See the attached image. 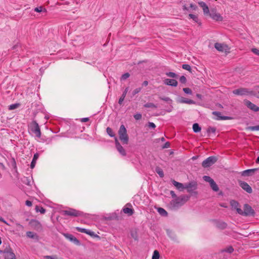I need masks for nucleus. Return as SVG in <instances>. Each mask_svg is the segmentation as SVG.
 <instances>
[{
	"instance_id": "10",
	"label": "nucleus",
	"mask_w": 259,
	"mask_h": 259,
	"mask_svg": "<svg viewBox=\"0 0 259 259\" xmlns=\"http://www.w3.org/2000/svg\"><path fill=\"white\" fill-rule=\"evenodd\" d=\"M233 93L237 95H250L251 92L246 88H239L233 91Z\"/></svg>"
},
{
	"instance_id": "43",
	"label": "nucleus",
	"mask_w": 259,
	"mask_h": 259,
	"mask_svg": "<svg viewBox=\"0 0 259 259\" xmlns=\"http://www.w3.org/2000/svg\"><path fill=\"white\" fill-rule=\"evenodd\" d=\"M233 250H234L233 248L232 247V246H230L227 247L224 250H223V251L227 252L229 253H232L233 251Z\"/></svg>"
},
{
	"instance_id": "13",
	"label": "nucleus",
	"mask_w": 259,
	"mask_h": 259,
	"mask_svg": "<svg viewBox=\"0 0 259 259\" xmlns=\"http://www.w3.org/2000/svg\"><path fill=\"white\" fill-rule=\"evenodd\" d=\"M198 4L199 6L202 9L204 14L208 15L210 12L209 10L208 7L205 4V3L203 2H199Z\"/></svg>"
},
{
	"instance_id": "9",
	"label": "nucleus",
	"mask_w": 259,
	"mask_h": 259,
	"mask_svg": "<svg viewBox=\"0 0 259 259\" xmlns=\"http://www.w3.org/2000/svg\"><path fill=\"white\" fill-rule=\"evenodd\" d=\"M4 256L5 259H16L15 253L11 248H6L3 251Z\"/></svg>"
},
{
	"instance_id": "61",
	"label": "nucleus",
	"mask_w": 259,
	"mask_h": 259,
	"mask_svg": "<svg viewBox=\"0 0 259 259\" xmlns=\"http://www.w3.org/2000/svg\"><path fill=\"white\" fill-rule=\"evenodd\" d=\"M148 84V81H147V80L144 81L143 82V83H142V85H143V86H145V87H146Z\"/></svg>"
},
{
	"instance_id": "29",
	"label": "nucleus",
	"mask_w": 259,
	"mask_h": 259,
	"mask_svg": "<svg viewBox=\"0 0 259 259\" xmlns=\"http://www.w3.org/2000/svg\"><path fill=\"white\" fill-rule=\"evenodd\" d=\"M35 210L36 212H40L41 214H44L46 212V209L41 206L36 205L35 206Z\"/></svg>"
},
{
	"instance_id": "48",
	"label": "nucleus",
	"mask_w": 259,
	"mask_h": 259,
	"mask_svg": "<svg viewBox=\"0 0 259 259\" xmlns=\"http://www.w3.org/2000/svg\"><path fill=\"white\" fill-rule=\"evenodd\" d=\"M187 79L185 76H182L180 78V81L182 83H185L186 82Z\"/></svg>"
},
{
	"instance_id": "59",
	"label": "nucleus",
	"mask_w": 259,
	"mask_h": 259,
	"mask_svg": "<svg viewBox=\"0 0 259 259\" xmlns=\"http://www.w3.org/2000/svg\"><path fill=\"white\" fill-rule=\"evenodd\" d=\"M0 221L5 223V224L7 225H9L8 224V223H7V222L2 218H0Z\"/></svg>"
},
{
	"instance_id": "31",
	"label": "nucleus",
	"mask_w": 259,
	"mask_h": 259,
	"mask_svg": "<svg viewBox=\"0 0 259 259\" xmlns=\"http://www.w3.org/2000/svg\"><path fill=\"white\" fill-rule=\"evenodd\" d=\"M106 132H107V134L109 135V136H110L111 137H114V138L115 137V134L113 132V131L111 128L108 127L106 128Z\"/></svg>"
},
{
	"instance_id": "62",
	"label": "nucleus",
	"mask_w": 259,
	"mask_h": 259,
	"mask_svg": "<svg viewBox=\"0 0 259 259\" xmlns=\"http://www.w3.org/2000/svg\"><path fill=\"white\" fill-rule=\"evenodd\" d=\"M46 258L47 259H56L55 257L52 256H47Z\"/></svg>"
},
{
	"instance_id": "33",
	"label": "nucleus",
	"mask_w": 259,
	"mask_h": 259,
	"mask_svg": "<svg viewBox=\"0 0 259 259\" xmlns=\"http://www.w3.org/2000/svg\"><path fill=\"white\" fill-rule=\"evenodd\" d=\"M159 213L162 215L165 216L167 215V211L162 208H159L158 209Z\"/></svg>"
},
{
	"instance_id": "24",
	"label": "nucleus",
	"mask_w": 259,
	"mask_h": 259,
	"mask_svg": "<svg viewBox=\"0 0 259 259\" xmlns=\"http://www.w3.org/2000/svg\"><path fill=\"white\" fill-rule=\"evenodd\" d=\"M38 157H39L38 153H36L34 154V155L33 156V158L32 159V161L31 162V164H30V167L31 168H33L35 167L36 161L38 159Z\"/></svg>"
},
{
	"instance_id": "39",
	"label": "nucleus",
	"mask_w": 259,
	"mask_h": 259,
	"mask_svg": "<svg viewBox=\"0 0 259 259\" xmlns=\"http://www.w3.org/2000/svg\"><path fill=\"white\" fill-rule=\"evenodd\" d=\"M156 171L161 178H162L164 177V174H163V170L161 169H160L159 168H156Z\"/></svg>"
},
{
	"instance_id": "49",
	"label": "nucleus",
	"mask_w": 259,
	"mask_h": 259,
	"mask_svg": "<svg viewBox=\"0 0 259 259\" xmlns=\"http://www.w3.org/2000/svg\"><path fill=\"white\" fill-rule=\"evenodd\" d=\"M251 52L254 54L259 56V50L256 48H253L251 49Z\"/></svg>"
},
{
	"instance_id": "58",
	"label": "nucleus",
	"mask_w": 259,
	"mask_h": 259,
	"mask_svg": "<svg viewBox=\"0 0 259 259\" xmlns=\"http://www.w3.org/2000/svg\"><path fill=\"white\" fill-rule=\"evenodd\" d=\"M170 195H171L172 198H176L177 197L176 194L173 191H171L170 192Z\"/></svg>"
},
{
	"instance_id": "12",
	"label": "nucleus",
	"mask_w": 259,
	"mask_h": 259,
	"mask_svg": "<svg viewBox=\"0 0 259 259\" xmlns=\"http://www.w3.org/2000/svg\"><path fill=\"white\" fill-rule=\"evenodd\" d=\"M240 186L248 193L252 191L251 187L245 182L241 181L239 182Z\"/></svg>"
},
{
	"instance_id": "40",
	"label": "nucleus",
	"mask_w": 259,
	"mask_h": 259,
	"mask_svg": "<svg viewBox=\"0 0 259 259\" xmlns=\"http://www.w3.org/2000/svg\"><path fill=\"white\" fill-rule=\"evenodd\" d=\"M166 75L167 76L171 78H176L177 76V74L175 73L172 72H167L166 73Z\"/></svg>"
},
{
	"instance_id": "23",
	"label": "nucleus",
	"mask_w": 259,
	"mask_h": 259,
	"mask_svg": "<svg viewBox=\"0 0 259 259\" xmlns=\"http://www.w3.org/2000/svg\"><path fill=\"white\" fill-rule=\"evenodd\" d=\"M230 204L233 209H236L237 212H238V210L239 209H241L239 207V203L235 200H231L230 202Z\"/></svg>"
},
{
	"instance_id": "25",
	"label": "nucleus",
	"mask_w": 259,
	"mask_h": 259,
	"mask_svg": "<svg viewBox=\"0 0 259 259\" xmlns=\"http://www.w3.org/2000/svg\"><path fill=\"white\" fill-rule=\"evenodd\" d=\"M128 91V88H126L125 89L124 91H123L121 96L120 97V98H119V101H118V103L120 105L122 104L123 100H124V98L126 95V94H127Z\"/></svg>"
},
{
	"instance_id": "36",
	"label": "nucleus",
	"mask_w": 259,
	"mask_h": 259,
	"mask_svg": "<svg viewBox=\"0 0 259 259\" xmlns=\"http://www.w3.org/2000/svg\"><path fill=\"white\" fill-rule=\"evenodd\" d=\"M203 179L205 181L208 182L209 184L211 183V182L213 181V180L211 179L210 177L207 176H204L203 177Z\"/></svg>"
},
{
	"instance_id": "17",
	"label": "nucleus",
	"mask_w": 259,
	"mask_h": 259,
	"mask_svg": "<svg viewBox=\"0 0 259 259\" xmlns=\"http://www.w3.org/2000/svg\"><path fill=\"white\" fill-rule=\"evenodd\" d=\"M212 114L217 116V120H227L230 119L228 116H221V113L220 112L213 111Z\"/></svg>"
},
{
	"instance_id": "27",
	"label": "nucleus",
	"mask_w": 259,
	"mask_h": 259,
	"mask_svg": "<svg viewBox=\"0 0 259 259\" xmlns=\"http://www.w3.org/2000/svg\"><path fill=\"white\" fill-rule=\"evenodd\" d=\"M251 95H254L257 98H259V86H256L253 90L251 91Z\"/></svg>"
},
{
	"instance_id": "52",
	"label": "nucleus",
	"mask_w": 259,
	"mask_h": 259,
	"mask_svg": "<svg viewBox=\"0 0 259 259\" xmlns=\"http://www.w3.org/2000/svg\"><path fill=\"white\" fill-rule=\"evenodd\" d=\"M207 131H208V132L215 133V128L214 127H209L208 128Z\"/></svg>"
},
{
	"instance_id": "45",
	"label": "nucleus",
	"mask_w": 259,
	"mask_h": 259,
	"mask_svg": "<svg viewBox=\"0 0 259 259\" xmlns=\"http://www.w3.org/2000/svg\"><path fill=\"white\" fill-rule=\"evenodd\" d=\"M182 68L189 71H191V66L188 64H183L182 65Z\"/></svg>"
},
{
	"instance_id": "56",
	"label": "nucleus",
	"mask_w": 259,
	"mask_h": 259,
	"mask_svg": "<svg viewBox=\"0 0 259 259\" xmlns=\"http://www.w3.org/2000/svg\"><path fill=\"white\" fill-rule=\"evenodd\" d=\"M89 120V118H88V117H86V118H81L80 119V121H81L82 122H87Z\"/></svg>"
},
{
	"instance_id": "53",
	"label": "nucleus",
	"mask_w": 259,
	"mask_h": 259,
	"mask_svg": "<svg viewBox=\"0 0 259 259\" xmlns=\"http://www.w3.org/2000/svg\"><path fill=\"white\" fill-rule=\"evenodd\" d=\"M190 7L193 10H196L197 9V7L195 5L193 4H191L190 5Z\"/></svg>"
},
{
	"instance_id": "37",
	"label": "nucleus",
	"mask_w": 259,
	"mask_h": 259,
	"mask_svg": "<svg viewBox=\"0 0 259 259\" xmlns=\"http://www.w3.org/2000/svg\"><path fill=\"white\" fill-rule=\"evenodd\" d=\"M144 107L146 108H156V106L152 103H148L144 105Z\"/></svg>"
},
{
	"instance_id": "46",
	"label": "nucleus",
	"mask_w": 259,
	"mask_h": 259,
	"mask_svg": "<svg viewBox=\"0 0 259 259\" xmlns=\"http://www.w3.org/2000/svg\"><path fill=\"white\" fill-rule=\"evenodd\" d=\"M18 106H19V104H12L9 106V109L10 110H14V109L18 108Z\"/></svg>"
},
{
	"instance_id": "11",
	"label": "nucleus",
	"mask_w": 259,
	"mask_h": 259,
	"mask_svg": "<svg viewBox=\"0 0 259 259\" xmlns=\"http://www.w3.org/2000/svg\"><path fill=\"white\" fill-rule=\"evenodd\" d=\"M115 146L118 151L122 155H126V152L123 147L118 142L117 137H115Z\"/></svg>"
},
{
	"instance_id": "19",
	"label": "nucleus",
	"mask_w": 259,
	"mask_h": 259,
	"mask_svg": "<svg viewBox=\"0 0 259 259\" xmlns=\"http://www.w3.org/2000/svg\"><path fill=\"white\" fill-rule=\"evenodd\" d=\"M257 170V168L247 169V170H244L242 172V175L243 176H249L251 175L253 173H254Z\"/></svg>"
},
{
	"instance_id": "3",
	"label": "nucleus",
	"mask_w": 259,
	"mask_h": 259,
	"mask_svg": "<svg viewBox=\"0 0 259 259\" xmlns=\"http://www.w3.org/2000/svg\"><path fill=\"white\" fill-rule=\"evenodd\" d=\"M119 138L123 144H127L128 142V136L125 126L123 124L120 125L118 131Z\"/></svg>"
},
{
	"instance_id": "6",
	"label": "nucleus",
	"mask_w": 259,
	"mask_h": 259,
	"mask_svg": "<svg viewBox=\"0 0 259 259\" xmlns=\"http://www.w3.org/2000/svg\"><path fill=\"white\" fill-rule=\"evenodd\" d=\"M214 48L219 52L228 54L230 53V47L226 44L216 42Z\"/></svg>"
},
{
	"instance_id": "34",
	"label": "nucleus",
	"mask_w": 259,
	"mask_h": 259,
	"mask_svg": "<svg viewBox=\"0 0 259 259\" xmlns=\"http://www.w3.org/2000/svg\"><path fill=\"white\" fill-rule=\"evenodd\" d=\"M152 258V259H159V253L157 250H155L154 251Z\"/></svg>"
},
{
	"instance_id": "38",
	"label": "nucleus",
	"mask_w": 259,
	"mask_h": 259,
	"mask_svg": "<svg viewBox=\"0 0 259 259\" xmlns=\"http://www.w3.org/2000/svg\"><path fill=\"white\" fill-rule=\"evenodd\" d=\"M34 11L36 12H41L42 11L47 12L45 8L43 9L42 7H36L34 9Z\"/></svg>"
},
{
	"instance_id": "1",
	"label": "nucleus",
	"mask_w": 259,
	"mask_h": 259,
	"mask_svg": "<svg viewBox=\"0 0 259 259\" xmlns=\"http://www.w3.org/2000/svg\"><path fill=\"white\" fill-rule=\"evenodd\" d=\"M28 130L30 133L34 135L37 138L41 137V131L38 124L36 121L33 120L28 124Z\"/></svg>"
},
{
	"instance_id": "20",
	"label": "nucleus",
	"mask_w": 259,
	"mask_h": 259,
	"mask_svg": "<svg viewBox=\"0 0 259 259\" xmlns=\"http://www.w3.org/2000/svg\"><path fill=\"white\" fill-rule=\"evenodd\" d=\"M172 183V184L180 191H182L185 188L183 184L181 183L178 182L175 180H173Z\"/></svg>"
},
{
	"instance_id": "14",
	"label": "nucleus",
	"mask_w": 259,
	"mask_h": 259,
	"mask_svg": "<svg viewBox=\"0 0 259 259\" xmlns=\"http://www.w3.org/2000/svg\"><path fill=\"white\" fill-rule=\"evenodd\" d=\"M246 105L248 108L254 112L259 111V107L249 101H246Z\"/></svg>"
},
{
	"instance_id": "28",
	"label": "nucleus",
	"mask_w": 259,
	"mask_h": 259,
	"mask_svg": "<svg viewBox=\"0 0 259 259\" xmlns=\"http://www.w3.org/2000/svg\"><path fill=\"white\" fill-rule=\"evenodd\" d=\"M210 186L211 188V189L215 191V192H217L219 191V187L218 186V185H217V184L215 183V182L214 181V180L211 182V183L210 184Z\"/></svg>"
},
{
	"instance_id": "4",
	"label": "nucleus",
	"mask_w": 259,
	"mask_h": 259,
	"mask_svg": "<svg viewBox=\"0 0 259 259\" xmlns=\"http://www.w3.org/2000/svg\"><path fill=\"white\" fill-rule=\"evenodd\" d=\"M62 213L63 215L77 217L82 215L83 213L80 211L73 208H68L66 210H63Z\"/></svg>"
},
{
	"instance_id": "8",
	"label": "nucleus",
	"mask_w": 259,
	"mask_h": 259,
	"mask_svg": "<svg viewBox=\"0 0 259 259\" xmlns=\"http://www.w3.org/2000/svg\"><path fill=\"white\" fill-rule=\"evenodd\" d=\"M208 15L215 21H222L223 20V18L221 15L218 13L217 10L214 9H211Z\"/></svg>"
},
{
	"instance_id": "16",
	"label": "nucleus",
	"mask_w": 259,
	"mask_h": 259,
	"mask_svg": "<svg viewBox=\"0 0 259 259\" xmlns=\"http://www.w3.org/2000/svg\"><path fill=\"white\" fill-rule=\"evenodd\" d=\"M179 102L180 103H186L188 104H195V102L193 100L189 99L184 97H181L179 100Z\"/></svg>"
},
{
	"instance_id": "51",
	"label": "nucleus",
	"mask_w": 259,
	"mask_h": 259,
	"mask_svg": "<svg viewBox=\"0 0 259 259\" xmlns=\"http://www.w3.org/2000/svg\"><path fill=\"white\" fill-rule=\"evenodd\" d=\"M170 147V143L169 142H166L164 145L162 146V148H168Z\"/></svg>"
},
{
	"instance_id": "35",
	"label": "nucleus",
	"mask_w": 259,
	"mask_h": 259,
	"mask_svg": "<svg viewBox=\"0 0 259 259\" xmlns=\"http://www.w3.org/2000/svg\"><path fill=\"white\" fill-rule=\"evenodd\" d=\"M159 99L164 101L168 102L169 103H171L172 102V100L167 97H160Z\"/></svg>"
},
{
	"instance_id": "47",
	"label": "nucleus",
	"mask_w": 259,
	"mask_h": 259,
	"mask_svg": "<svg viewBox=\"0 0 259 259\" xmlns=\"http://www.w3.org/2000/svg\"><path fill=\"white\" fill-rule=\"evenodd\" d=\"M141 88H138L135 89L132 93L133 96H135L137 94L139 93L141 91Z\"/></svg>"
},
{
	"instance_id": "64",
	"label": "nucleus",
	"mask_w": 259,
	"mask_h": 259,
	"mask_svg": "<svg viewBox=\"0 0 259 259\" xmlns=\"http://www.w3.org/2000/svg\"><path fill=\"white\" fill-rule=\"evenodd\" d=\"M196 96H197V98H200V99L201 98V95L200 94H197L196 95Z\"/></svg>"
},
{
	"instance_id": "32",
	"label": "nucleus",
	"mask_w": 259,
	"mask_h": 259,
	"mask_svg": "<svg viewBox=\"0 0 259 259\" xmlns=\"http://www.w3.org/2000/svg\"><path fill=\"white\" fill-rule=\"evenodd\" d=\"M189 18L190 19H192L195 22H197V23L198 22L199 19H198V16L196 15H193L192 14H190L189 15Z\"/></svg>"
},
{
	"instance_id": "60",
	"label": "nucleus",
	"mask_w": 259,
	"mask_h": 259,
	"mask_svg": "<svg viewBox=\"0 0 259 259\" xmlns=\"http://www.w3.org/2000/svg\"><path fill=\"white\" fill-rule=\"evenodd\" d=\"M183 11H189V9L186 7V6L185 5H184L183 6Z\"/></svg>"
},
{
	"instance_id": "2",
	"label": "nucleus",
	"mask_w": 259,
	"mask_h": 259,
	"mask_svg": "<svg viewBox=\"0 0 259 259\" xmlns=\"http://www.w3.org/2000/svg\"><path fill=\"white\" fill-rule=\"evenodd\" d=\"M188 200L187 197L181 196L172 200L170 203L171 207L174 209L178 208L184 204Z\"/></svg>"
},
{
	"instance_id": "15",
	"label": "nucleus",
	"mask_w": 259,
	"mask_h": 259,
	"mask_svg": "<svg viewBox=\"0 0 259 259\" xmlns=\"http://www.w3.org/2000/svg\"><path fill=\"white\" fill-rule=\"evenodd\" d=\"M164 83L166 85L172 87H177L178 85V81L176 80L173 79H165L164 80Z\"/></svg>"
},
{
	"instance_id": "54",
	"label": "nucleus",
	"mask_w": 259,
	"mask_h": 259,
	"mask_svg": "<svg viewBox=\"0 0 259 259\" xmlns=\"http://www.w3.org/2000/svg\"><path fill=\"white\" fill-rule=\"evenodd\" d=\"M148 126L149 127L154 128L156 127V125L154 123L150 122L148 123Z\"/></svg>"
},
{
	"instance_id": "5",
	"label": "nucleus",
	"mask_w": 259,
	"mask_h": 259,
	"mask_svg": "<svg viewBox=\"0 0 259 259\" xmlns=\"http://www.w3.org/2000/svg\"><path fill=\"white\" fill-rule=\"evenodd\" d=\"M238 213L242 215L247 216L253 214L254 210L250 205L246 204L244 205L243 210L241 209H239L238 210Z\"/></svg>"
},
{
	"instance_id": "50",
	"label": "nucleus",
	"mask_w": 259,
	"mask_h": 259,
	"mask_svg": "<svg viewBox=\"0 0 259 259\" xmlns=\"http://www.w3.org/2000/svg\"><path fill=\"white\" fill-rule=\"evenodd\" d=\"M136 120H139L142 118V115L140 113H137L134 116Z\"/></svg>"
},
{
	"instance_id": "26",
	"label": "nucleus",
	"mask_w": 259,
	"mask_h": 259,
	"mask_svg": "<svg viewBox=\"0 0 259 259\" xmlns=\"http://www.w3.org/2000/svg\"><path fill=\"white\" fill-rule=\"evenodd\" d=\"M66 237L68 238L70 240L73 241V242H74L75 243L78 244H79V240L76 238H75V237H74L72 235H71V234H67L66 235H65Z\"/></svg>"
},
{
	"instance_id": "18",
	"label": "nucleus",
	"mask_w": 259,
	"mask_h": 259,
	"mask_svg": "<svg viewBox=\"0 0 259 259\" xmlns=\"http://www.w3.org/2000/svg\"><path fill=\"white\" fill-rule=\"evenodd\" d=\"M75 229L79 232H81V233H85L87 234H89L91 236H93L94 235V232H92L90 230H87L85 229H84V228H80V227H76L75 228Z\"/></svg>"
},
{
	"instance_id": "21",
	"label": "nucleus",
	"mask_w": 259,
	"mask_h": 259,
	"mask_svg": "<svg viewBox=\"0 0 259 259\" xmlns=\"http://www.w3.org/2000/svg\"><path fill=\"white\" fill-rule=\"evenodd\" d=\"M26 236L27 237L35 239L36 240H38V236L36 234L31 231H28L26 232Z\"/></svg>"
},
{
	"instance_id": "30",
	"label": "nucleus",
	"mask_w": 259,
	"mask_h": 259,
	"mask_svg": "<svg viewBox=\"0 0 259 259\" xmlns=\"http://www.w3.org/2000/svg\"><path fill=\"white\" fill-rule=\"evenodd\" d=\"M193 130L195 133H198L201 131V127L198 123H195L193 125Z\"/></svg>"
},
{
	"instance_id": "55",
	"label": "nucleus",
	"mask_w": 259,
	"mask_h": 259,
	"mask_svg": "<svg viewBox=\"0 0 259 259\" xmlns=\"http://www.w3.org/2000/svg\"><path fill=\"white\" fill-rule=\"evenodd\" d=\"M25 204L28 206H31L32 205V202L29 200H26L25 202Z\"/></svg>"
},
{
	"instance_id": "44",
	"label": "nucleus",
	"mask_w": 259,
	"mask_h": 259,
	"mask_svg": "<svg viewBox=\"0 0 259 259\" xmlns=\"http://www.w3.org/2000/svg\"><path fill=\"white\" fill-rule=\"evenodd\" d=\"M247 129L251 131H259V125L249 126Z\"/></svg>"
},
{
	"instance_id": "22",
	"label": "nucleus",
	"mask_w": 259,
	"mask_h": 259,
	"mask_svg": "<svg viewBox=\"0 0 259 259\" xmlns=\"http://www.w3.org/2000/svg\"><path fill=\"white\" fill-rule=\"evenodd\" d=\"M122 211L124 213L127 214L129 216L132 215L134 212V210L132 208L127 207H124L122 209Z\"/></svg>"
},
{
	"instance_id": "7",
	"label": "nucleus",
	"mask_w": 259,
	"mask_h": 259,
	"mask_svg": "<svg viewBox=\"0 0 259 259\" xmlns=\"http://www.w3.org/2000/svg\"><path fill=\"white\" fill-rule=\"evenodd\" d=\"M217 161V158L215 156H210L204 160L202 163V166L204 167H208L213 164Z\"/></svg>"
},
{
	"instance_id": "41",
	"label": "nucleus",
	"mask_w": 259,
	"mask_h": 259,
	"mask_svg": "<svg viewBox=\"0 0 259 259\" xmlns=\"http://www.w3.org/2000/svg\"><path fill=\"white\" fill-rule=\"evenodd\" d=\"M183 91L187 94L191 95L192 94V90L189 88H183Z\"/></svg>"
},
{
	"instance_id": "42",
	"label": "nucleus",
	"mask_w": 259,
	"mask_h": 259,
	"mask_svg": "<svg viewBox=\"0 0 259 259\" xmlns=\"http://www.w3.org/2000/svg\"><path fill=\"white\" fill-rule=\"evenodd\" d=\"M130 76V74L128 73H125L123 74L121 77V80H124L128 78Z\"/></svg>"
},
{
	"instance_id": "63",
	"label": "nucleus",
	"mask_w": 259,
	"mask_h": 259,
	"mask_svg": "<svg viewBox=\"0 0 259 259\" xmlns=\"http://www.w3.org/2000/svg\"><path fill=\"white\" fill-rule=\"evenodd\" d=\"M222 228H225L227 226L226 224L224 223H222Z\"/></svg>"
},
{
	"instance_id": "57",
	"label": "nucleus",
	"mask_w": 259,
	"mask_h": 259,
	"mask_svg": "<svg viewBox=\"0 0 259 259\" xmlns=\"http://www.w3.org/2000/svg\"><path fill=\"white\" fill-rule=\"evenodd\" d=\"M131 235L133 238H134L135 240L137 239V236L136 233L132 232Z\"/></svg>"
}]
</instances>
